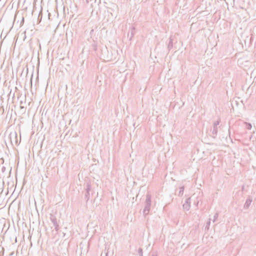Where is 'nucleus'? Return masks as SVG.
I'll return each mask as SVG.
<instances>
[{
  "mask_svg": "<svg viewBox=\"0 0 256 256\" xmlns=\"http://www.w3.org/2000/svg\"><path fill=\"white\" fill-rule=\"evenodd\" d=\"M173 44H172V39L171 37L169 38V42L168 46V48L169 50H171L172 48Z\"/></svg>",
  "mask_w": 256,
  "mask_h": 256,
  "instance_id": "1a4fd4ad",
  "label": "nucleus"
},
{
  "mask_svg": "<svg viewBox=\"0 0 256 256\" xmlns=\"http://www.w3.org/2000/svg\"><path fill=\"white\" fill-rule=\"evenodd\" d=\"M62 256H66L68 252V246L65 244L64 248L60 246V248L58 249Z\"/></svg>",
  "mask_w": 256,
  "mask_h": 256,
  "instance_id": "423d86ee",
  "label": "nucleus"
},
{
  "mask_svg": "<svg viewBox=\"0 0 256 256\" xmlns=\"http://www.w3.org/2000/svg\"><path fill=\"white\" fill-rule=\"evenodd\" d=\"M138 254L140 256H143L142 249V248H138Z\"/></svg>",
  "mask_w": 256,
  "mask_h": 256,
  "instance_id": "2eb2a0df",
  "label": "nucleus"
},
{
  "mask_svg": "<svg viewBox=\"0 0 256 256\" xmlns=\"http://www.w3.org/2000/svg\"><path fill=\"white\" fill-rule=\"evenodd\" d=\"M244 186H242V191H243L244 190Z\"/></svg>",
  "mask_w": 256,
  "mask_h": 256,
  "instance_id": "aec40b11",
  "label": "nucleus"
},
{
  "mask_svg": "<svg viewBox=\"0 0 256 256\" xmlns=\"http://www.w3.org/2000/svg\"><path fill=\"white\" fill-rule=\"evenodd\" d=\"M9 138L12 144L18 145L19 143L18 142V134L16 132H11L9 134Z\"/></svg>",
  "mask_w": 256,
  "mask_h": 256,
  "instance_id": "f03ea898",
  "label": "nucleus"
},
{
  "mask_svg": "<svg viewBox=\"0 0 256 256\" xmlns=\"http://www.w3.org/2000/svg\"><path fill=\"white\" fill-rule=\"evenodd\" d=\"M246 128L248 130H251L252 126L250 123L246 122Z\"/></svg>",
  "mask_w": 256,
  "mask_h": 256,
  "instance_id": "4468645a",
  "label": "nucleus"
},
{
  "mask_svg": "<svg viewBox=\"0 0 256 256\" xmlns=\"http://www.w3.org/2000/svg\"><path fill=\"white\" fill-rule=\"evenodd\" d=\"M64 244V242H62V246H63Z\"/></svg>",
  "mask_w": 256,
  "mask_h": 256,
  "instance_id": "4be33fe9",
  "label": "nucleus"
},
{
  "mask_svg": "<svg viewBox=\"0 0 256 256\" xmlns=\"http://www.w3.org/2000/svg\"><path fill=\"white\" fill-rule=\"evenodd\" d=\"M106 256H107V254H106Z\"/></svg>",
  "mask_w": 256,
  "mask_h": 256,
  "instance_id": "5701e85b",
  "label": "nucleus"
},
{
  "mask_svg": "<svg viewBox=\"0 0 256 256\" xmlns=\"http://www.w3.org/2000/svg\"><path fill=\"white\" fill-rule=\"evenodd\" d=\"M220 120H218L215 122L213 125V129L212 130V136L215 138L218 134V126L220 124Z\"/></svg>",
  "mask_w": 256,
  "mask_h": 256,
  "instance_id": "20e7f679",
  "label": "nucleus"
},
{
  "mask_svg": "<svg viewBox=\"0 0 256 256\" xmlns=\"http://www.w3.org/2000/svg\"><path fill=\"white\" fill-rule=\"evenodd\" d=\"M91 190V184L90 182H88L86 184V192H90Z\"/></svg>",
  "mask_w": 256,
  "mask_h": 256,
  "instance_id": "9d476101",
  "label": "nucleus"
},
{
  "mask_svg": "<svg viewBox=\"0 0 256 256\" xmlns=\"http://www.w3.org/2000/svg\"><path fill=\"white\" fill-rule=\"evenodd\" d=\"M135 28L132 26L130 28V32L128 34V37L129 38L130 40L135 34Z\"/></svg>",
  "mask_w": 256,
  "mask_h": 256,
  "instance_id": "0eeeda50",
  "label": "nucleus"
},
{
  "mask_svg": "<svg viewBox=\"0 0 256 256\" xmlns=\"http://www.w3.org/2000/svg\"><path fill=\"white\" fill-rule=\"evenodd\" d=\"M5 170H6L5 167L2 166V172H4L5 171Z\"/></svg>",
  "mask_w": 256,
  "mask_h": 256,
  "instance_id": "a211bd4d",
  "label": "nucleus"
},
{
  "mask_svg": "<svg viewBox=\"0 0 256 256\" xmlns=\"http://www.w3.org/2000/svg\"><path fill=\"white\" fill-rule=\"evenodd\" d=\"M191 200L190 198L186 199L185 202L183 204V208L184 210H188L190 207Z\"/></svg>",
  "mask_w": 256,
  "mask_h": 256,
  "instance_id": "39448f33",
  "label": "nucleus"
},
{
  "mask_svg": "<svg viewBox=\"0 0 256 256\" xmlns=\"http://www.w3.org/2000/svg\"><path fill=\"white\" fill-rule=\"evenodd\" d=\"M210 224V218H209L206 224V225L205 226V230H209Z\"/></svg>",
  "mask_w": 256,
  "mask_h": 256,
  "instance_id": "f8f14e48",
  "label": "nucleus"
},
{
  "mask_svg": "<svg viewBox=\"0 0 256 256\" xmlns=\"http://www.w3.org/2000/svg\"><path fill=\"white\" fill-rule=\"evenodd\" d=\"M218 213H217V212L216 213L214 216L213 222H214L218 219Z\"/></svg>",
  "mask_w": 256,
  "mask_h": 256,
  "instance_id": "dca6fc26",
  "label": "nucleus"
},
{
  "mask_svg": "<svg viewBox=\"0 0 256 256\" xmlns=\"http://www.w3.org/2000/svg\"><path fill=\"white\" fill-rule=\"evenodd\" d=\"M90 192H86V194H85V198L86 199V202H88V200L90 199Z\"/></svg>",
  "mask_w": 256,
  "mask_h": 256,
  "instance_id": "ddd939ff",
  "label": "nucleus"
},
{
  "mask_svg": "<svg viewBox=\"0 0 256 256\" xmlns=\"http://www.w3.org/2000/svg\"><path fill=\"white\" fill-rule=\"evenodd\" d=\"M86 4H88L90 0H85Z\"/></svg>",
  "mask_w": 256,
  "mask_h": 256,
  "instance_id": "6ab92c4d",
  "label": "nucleus"
},
{
  "mask_svg": "<svg viewBox=\"0 0 256 256\" xmlns=\"http://www.w3.org/2000/svg\"><path fill=\"white\" fill-rule=\"evenodd\" d=\"M184 186H182L180 188V191H179V193H178V196H182L183 194H184Z\"/></svg>",
  "mask_w": 256,
  "mask_h": 256,
  "instance_id": "9b49d317",
  "label": "nucleus"
},
{
  "mask_svg": "<svg viewBox=\"0 0 256 256\" xmlns=\"http://www.w3.org/2000/svg\"><path fill=\"white\" fill-rule=\"evenodd\" d=\"M144 207L143 210V214L144 216H147L150 211L152 204V195L148 192L146 194V198L144 202Z\"/></svg>",
  "mask_w": 256,
  "mask_h": 256,
  "instance_id": "f257e3e1",
  "label": "nucleus"
},
{
  "mask_svg": "<svg viewBox=\"0 0 256 256\" xmlns=\"http://www.w3.org/2000/svg\"><path fill=\"white\" fill-rule=\"evenodd\" d=\"M93 32H94V30H92L90 32V34H92Z\"/></svg>",
  "mask_w": 256,
  "mask_h": 256,
  "instance_id": "412c9836",
  "label": "nucleus"
},
{
  "mask_svg": "<svg viewBox=\"0 0 256 256\" xmlns=\"http://www.w3.org/2000/svg\"><path fill=\"white\" fill-rule=\"evenodd\" d=\"M252 202V200L250 198H247L246 202L244 204V208H248L250 206V205Z\"/></svg>",
  "mask_w": 256,
  "mask_h": 256,
  "instance_id": "6e6552de",
  "label": "nucleus"
},
{
  "mask_svg": "<svg viewBox=\"0 0 256 256\" xmlns=\"http://www.w3.org/2000/svg\"><path fill=\"white\" fill-rule=\"evenodd\" d=\"M152 256H158V254L156 252H154L152 254Z\"/></svg>",
  "mask_w": 256,
  "mask_h": 256,
  "instance_id": "f3484780",
  "label": "nucleus"
},
{
  "mask_svg": "<svg viewBox=\"0 0 256 256\" xmlns=\"http://www.w3.org/2000/svg\"><path fill=\"white\" fill-rule=\"evenodd\" d=\"M50 221L52 222L53 224V225L54 227V229H55L56 231L58 232V230H59L60 227H59V224L58 222L57 218H56V216L52 214H50Z\"/></svg>",
  "mask_w": 256,
  "mask_h": 256,
  "instance_id": "7ed1b4c3",
  "label": "nucleus"
}]
</instances>
